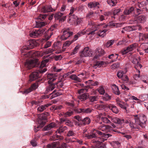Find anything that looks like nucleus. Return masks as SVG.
<instances>
[{"label":"nucleus","mask_w":148,"mask_h":148,"mask_svg":"<svg viewBox=\"0 0 148 148\" xmlns=\"http://www.w3.org/2000/svg\"><path fill=\"white\" fill-rule=\"evenodd\" d=\"M134 122H130L129 125L132 129H140V127H144L147 121L146 117L143 114L133 116Z\"/></svg>","instance_id":"f257e3e1"},{"label":"nucleus","mask_w":148,"mask_h":148,"mask_svg":"<svg viewBox=\"0 0 148 148\" xmlns=\"http://www.w3.org/2000/svg\"><path fill=\"white\" fill-rule=\"evenodd\" d=\"M103 25L102 24L96 25L93 21H89L88 22V26L90 28L86 31L84 29L80 31L77 33L80 36L84 35L86 32L88 35H94L95 34V32L101 27Z\"/></svg>","instance_id":"f03ea898"},{"label":"nucleus","mask_w":148,"mask_h":148,"mask_svg":"<svg viewBox=\"0 0 148 148\" xmlns=\"http://www.w3.org/2000/svg\"><path fill=\"white\" fill-rule=\"evenodd\" d=\"M66 126L64 127H60L56 131V134H59L60 135L61 134V133L63 132L65 130H66ZM63 137L60 135L56 134L52 136L51 139L53 140H62L63 139Z\"/></svg>","instance_id":"7ed1b4c3"},{"label":"nucleus","mask_w":148,"mask_h":148,"mask_svg":"<svg viewBox=\"0 0 148 148\" xmlns=\"http://www.w3.org/2000/svg\"><path fill=\"white\" fill-rule=\"evenodd\" d=\"M116 117L113 118L112 116L108 115L105 117L102 116L101 121L106 123H111L112 127L114 128L116 126L113 123H111V121L116 123V121H114V119H116Z\"/></svg>","instance_id":"20e7f679"},{"label":"nucleus","mask_w":148,"mask_h":148,"mask_svg":"<svg viewBox=\"0 0 148 148\" xmlns=\"http://www.w3.org/2000/svg\"><path fill=\"white\" fill-rule=\"evenodd\" d=\"M37 45V42L34 40H29L27 42V45L23 47L22 50L25 51L26 50L34 48Z\"/></svg>","instance_id":"39448f33"},{"label":"nucleus","mask_w":148,"mask_h":148,"mask_svg":"<svg viewBox=\"0 0 148 148\" xmlns=\"http://www.w3.org/2000/svg\"><path fill=\"white\" fill-rule=\"evenodd\" d=\"M37 59L27 61L25 64V66L28 69H30L34 67L36 64H37Z\"/></svg>","instance_id":"423d86ee"},{"label":"nucleus","mask_w":148,"mask_h":148,"mask_svg":"<svg viewBox=\"0 0 148 148\" xmlns=\"http://www.w3.org/2000/svg\"><path fill=\"white\" fill-rule=\"evenodd\" d=\"M46 119L47 117L44 114H41L38 115V122L40 127H42L45 125Z\"/></svg>","instance_id":"0eeeda50"},{"label":"nucleus","mask_w":148,"mask_h":148,"mask_svg":"<svg viewBox=\"0 0 148 148\" xmlns=\"http://www.w3.org/2000/svg\"><path fill=\"white\" fill-rule=\"evenodd\" d=\"M73 32H70L69 30H64L63 31L62 35L61 36L62 40H66L73 35Z\"/></svg>","instance_id":"6e6552de"},{"label":"nucleus","mask_w":148,"mask_h":148,"mask_svg":"<svg viewBox=\"0 0 148 148\" xmlns=\"http://www.w3.org/2000/svg\"><path fill=\"white\" fill-rule=\"evenodd\" d=\"M43 32V31L40 29L35 31L33 30L32 32L29 34V35L31 37L36 38L40 36Z\"/></svg>","instance_id":"1a4fd4ad"},{"label":"nucleus","mask_w":148,"mask_h":148,"mask_svg":"<svg viewBox=\"0 0 148 148\" xmlns=\"http://www.w3.org/2000/svg\"><path fill=\"white\" fill-rule=\"evenodd\" d=\"M116 102L117 104L120 107L126 110L128 105L126 103L122 101L120 99L117 98L116 99Z\"/></svg>","instance_id":"9d476101"},{"label":"nucleus","mask_w":148,"mask_h":148,"mask_svg":"<svg viewBox=\"0 0 148 148\" xmlns=\"http://www.w3.org/2000/svg\"><path fill=\"white\" fill-rule=\"evenodd\" d=\"M92 55V51L89 49L88 47H86L84 49L81 55L82 57H86L91 56Z\"/></svg>","instance_id":"9b49d317"},{"label":"nucleus","mask_w":148,"mask_h":148,"mask_svg":"<svg viewBox=\"0 0 148 148\" xmlns=\"http://www.w3.org/2000/svg\"><path fill=\"white\" fill-rule=\"evenodd\" d=\"M40 73L37 72H33L29 76V81L32 82L40 77Z\"/></svg>","instance_id":"f8f14e48"},{"label":"nucleus","mask_w":148,"mask_h":148,"mask_svg":"<svg viewBox=\"0 0 148 148\" xmlns=\"http://www.w3.org/2000/svg\"><path fill=\"white\" fill-rule=\"evenodd\" d=\"M98 141L97 140H95L94 143H96V144L94 145V148H100L101 147V143L103 142L106 140V138H101L100 140L99 138H98Z\"/></svg>","instance_id":"ddd939ff"},{"label":"nucleus","mask_w":148,"mask_h":148,"mask_svg":"<svg viewBox=\"0 0 148 148\" xmlns=\"http://www.w3.org/2000/svg\"><path fill=\"white\" fill-rule=\"evenodd\" d=\"M47 77V79H49L48 82L50 84L56 80V78L57 75L53 73L48 74Z\"/></svg>","instance_id":"4468645a"},{"label":"nucleus","mask_w":148,"mask_h":148,"mask_svg":"<svg viewBox=\"0 0 148 148\" xmlns=\"http://www.w3.org/2000/svg\"><path fill=\"white\" fill-rule=\"evenodd\" d=\"M69 20L71 21L72 22L74 23H75L76 22L77 25L79 24L82 21L81 19L78 18L74 14L71 16Z\"/></svg>","instance_id":"2eb2a0df"},{"label":"nucleus","mask_w":148,"mask_h":148,"mask_svg":"<svg viewBox=\"0 0 148 148\" xmlns=\"http://www.w3.org/2000/svg\"><path fill=\"white\" fill-rule=\"evenodd\" d=\"M93 132L95 133L96 134V136L97 134L99 135H102V136L100 138V139L101 138H106L107 139L108 138L112 136L110 134H105L100 131H99L97 130H95Z\"/></svg>","instance_id":"dca6fc26"},{"label":"nucleus","mask_w":148,"mask_h":148,"mask_svg":"<svg viewBox=\"0 0 148 148\" xmlns=\"http://www.w3.org/2000/svg\"><path fill=\"white\" fill-rule=\"evenodd\" d=\"M138 34L139 41H143L145 40L148 39V33H139Z\"/></svg>","instance_id":"f3484780"},{"label":"nucleus","mask_w":148,"mask_h":148,"mask_svg":"<svg viewBox=\"0 0 148 148\" xmlns=\"http://www.w3.org/2000/svg\"><path fill=\"white\" fill-rule=\"evenodd\" d=\"M114 121H116V123H118L119 124H121L123 123H128L131 122H130V121L126 119H119L118 118H116V119H114Z\"/></svg>","instance_id":"a211bd4d"},{"label":"nucleus","mask_w":148,"mask_h":148,"mask_svg":"<svg viewBox=\"0 0 148 148\" xmlns=\"http://www.w3.org/2000/svg\"><path fill=\"white\" fill-rule=\"evenodd\" d=\"M83 136L87 139H91L97 137L96 134L93 132H90V134L84 133L83 134Z\"/></svg>","instance_id":"6ab92c4d"},{"label":"nucleus","mask_w":148,"mask_h":148,"mask_svg":"<svg viewBox=\"0 0 148 148\" xmlns=\"http://www.w3.org/2000/svg\"><path fill=\"white\" fill-rule=\"evenodd\" d=\"M127 71V68H125L124 69L119 71L117 73V76L119 78H121L126 73Z\"/></svg>","instance_id":"aec40b11"},{"label":"nucleus","mask_w":148,"mask_h":148,"mask_svg":"<svg viewBox=\"0 0 148 148\" xmlns=\"http://www.w3.org/2000/svg\"><path fill=\"white\" fill-rule=\"evenodd\" d=\"M56 87V84H51L47 86L46 89L45 93H48L50 91L53 90Z\"/></svg>","instance_id":"412c9836"},{"label":"nucleus","mask_w":148,"mask_h":148,"mask_svg":"<svg viewBox=\"0 0 148 148\" xmlns=\"http://www.w3.org/2000/svg\"><path fill=\"white\" fill-rule=\"evenodd\" d=\"M108 107L114 113L117 114L119 112V110L117 107L113 104H110L108 106Z\"/></svg>","instance_id":"4be33fe9"},{"label":"nucleus","mask_w":148,"mask_h":148,"mask_svg":"<svg viewBox=\"0 0 148 148\" xmlns=\"http://www.w3.org/2000/svg\"><path fill=\"white\" fill-rule=\"evenodd\" d=\"M99 4V3L97 2H90L88 4V8H94L96 7L99 8V7L98 5Z\"/></svg>","instance_id":"5701e85b"},{"label":"nucleus","mask_w":148,"mask_h":148,"mask_svg":"<svg viewBox=\"0 0 148 148\" xmlns=\"http://www.w3.org/2000/svg\"><path fill=\"white\" fill-rule=\"evenodd\" d=\"M51 105V103H47L39 106L37 110L39 112H42L46 108Z\"/></svg>","instance_id":"b1692460"},{"label":"nucleus","mask_w":148,"mask_h":148,"mask_svg":"<svg viewBox=\"0 0 148 148\" xmlns=\"http://www.w3.org/2000/svg\"><path fill=\"white\" fill-rule=\"evenodd\" d=\"M95 53L97 55L100 56L104 54L105 51L101 48L98 47L96 50Z\"/></svg>","instance_id":"393cba45"},{"label":"nucleus","mask_w":148,"mask_h":148,"mask_svg":"<svg viewBox=\"0 0 148 148\" xmlns=\"http://www.w3.org/2000/svg\"><path fill=\"white\" fill-rule=\"evenodd\" d=\"M43 9L45 12H52L53 11H55L56 10L54 8H52V7L50 6L43 7Z\"/></svg>","instance_id":"a878e982"},{"label":"nucleus","mask_w":148,"mask_h":148,"mask_svg":"<svg viewBox=\"0 0 148 148\" xmlns=\"http://www.w3.org/2000/svg\"><path fill=\"white\" fill-rule=\"evenodd\" d=\"M134 8L132 7L129 8L125 9L123 12L124 14L125 15H128L132 13L134 10Z\"/></svg>","instance_id":"bb28decb"},{"label":"nucleus","mask_w":148,"mask_h":148,"mask_svg":"<svg viewBox=\"0 0 148 148\" xmlns=\"http://www.w3.org/2000/svg\"><path fill=\"white\" fill-rule=\"evenodd\" d=\"M146 17L143 15H140L138 16L136 19V21L138 23H144L146 20Z\"/></svg>","instance_id":"cd10ccee"},{"label":"nucleus","mask_w":148,"mask_h":148,"mask_svg":"<svg viewBox=\"0 0 148 148\" xmlns=\"http://www.w3.org/2000/svg\"><path fill=\"white\" fill-rule=\"evenodd\" d=\"M112 88L114 93L117 95H119L120 94V92L119 90L118 86L115 84H114L112 86Z\"/></svg>","instance_id":"c85d7f7f"},{"label":"nucleus","mask_w":148,"mask_h":148,"mask_svg":"<svg viewBox=\"0 0 148 148\" xmlns=\"http://www.w3.org/2000/svg\"><path fill=\"white\" fill-rule=\"evenodd\" d=\"M119 55L117 54H111L108 56V58L112 60L113 62L116 61L118 58Z\"/></svg>","instance_id":"c756f323"},{"label":"nucleus","mask_w":148,"mask_h":148,"mask_svg":"<svg viewBox=\"0 0 148 148\" xmlns=\"http://www.w3.org/2000/svg\"><path fill=\"white\" fill-rule=\"evenodd\" d=\"M138 46V44L137 43H134L128 46L127 48L128 51H133Z\"/></svg>","instance_id":"7c9ffc66"},{"label":"nucleus","mask_w":148,"mask_h":148,"mask_svg":"<svg viewBox=\"0 0 148 148\" xmlns=\"http://www.w3.org/2000/svg\"><path fill=\"white\" fill-rule=\"evenodd\" d=\"M46 24L47 23L44 22H36V27L37 28L45 26Z\"/></svg>","instance_id":"2f4dec72"},{"label":"nucleus","mask_w":148,"mask_h":148,"mask_svg":"<svg viewBox=\"0 0 148 148\" xmlns=\"http://www.w3.org/2000/svg\"><path fill=\"white\" fill-rule=\"evenodd\" d=\"M88 96L86 93H84L78 96V98L81 101L86 100L88 98Z\"/></svg>","instance_id":"473e14b6"},{"label":"nucleus","mask_w":148,"mask_h":148,"mask_svg":"<svg viewBox=\"0 0 148 148\" xmlns=\"http://www.w3.org/2000/svg\"><path fill=\"white\" fill-rule=\"evenodd\" d=\"M107 31V30L106 29H104L102 30H99L97 33V35L99 36L103 37L106 35V32Z\"/></svg>","instance_id":"72a5a7b5"},{"label":"nucleus","mask_w":148,"mask_h":148,"mask_svg":"<svg viewBox=\"0 0 148 148\" xmlns=\"http://www.w3.org/2000/svg\"><path fill=\"white\" fill-rule=\"evenodd\" d=\"M122 23H115L113 22H111L109 23V25L111 27H115L116 28L121 27L122 26Z\"/></svg>","instance_id":"f704fd0d"},{"label":"nucleus","mask_w":148,"mask_h":148,"mask_svg":"<svg viewBox=\"0 0 148 148\" xmlns=\"http://www.w3.org/2000/svg\"><path fill=\"white\" fill-rule=\"evenodd\" d=\"M56 91V90H55L53 92V95L51 97V99H52L53 98L58 97L62 95V93L60 92V91H58L57 92L54 93Z\"/></svg>","instance_id":"c9c22d12"},{"label":"nucleus","mask_w":148,"mask_h":148,"mask_svg":"<svg viewBox=\"0 0 148 148\" xmlns=\"http://www.w3.org/2000/svg\"><path fill=\"white\" fill-rule=\"evenodd\" d=\"M111 144L113 148H119L120 147V144L118 141H113Z\"/></svg>","instance_id":"e433bc0d"},{"label":"nucleus","mask_w":148,"mask_h":148,"mask_svg":"<svg viewBox=\"0 0 148 148\" xmlns=\"http://www.w3.org/2000/svg\"><path fill=\"white\" fill-rule=\"evenodd\" d=\"M107 2L109 5L112 6H115L117 3L116 0H108Z\"/></svg>","instance_id":"4c0bfd02"},{"label":"nucleus","mask_w":148,"mask_h":148,"mask_svg":"<svg viewBox=\"0 0 148 148\" xmlns=\"http://www.w3.org/2000/svg\"><path fill=\"white\" fill-rule=\"evenodd\" d=\"M59 143V142H55L51 144H48L47 145V148H53L56 147L57 145Z\"/></svg>","instance_id":"58836bf2"},{"label":"nucleus","mask_w":148,"mask_h":148,"mask_svg":"<svg viewBox=\"0 0 148 148\" xmlns=\"http://www.w3.org/2000/svg\"><path fill=\"white\" fill-rule=\"evenodd\" d=\"M82 110L83 113L85 114L90 113L93 110L92 108H83Z\"/></svg>","instance_id":"ea45409f"},{"label":"nucleus","mask_w":148,"mask_h":148,"mask_svg":"<svg viewBox=\"0 0 148 148\" xmlns=\"http://www.w3.org/2000/svg\"><path fill=\"white\" fill-rule=\"evenodd\" d=\"M114 41L113 40H110L108 41L105 44V46L107 48L110 47L114 43Z\"/></svg>","instance_id":"a19ab883"},{"label":"nucleus","mask_w":148,"mask_h":148,"mask_svg":"<svg viewBox=\"0 0 148 148\" xmlns=\"http://www.w3.org/2000/svg\"><path fill=\"white\" fill-rule=\"evenodd\" d=\"M99 129L103 131L106 132L108 131V127L107 126H101L99 127Z\"/></svg>","instance_id":"79ce46f5"},{"label":"nucleus","mask_w":148,"mask_h":148,"mask_svg":"<svg viewBox=\"0 0 148 148\" xmlns=\"http://www.w3.org/2000/svg\"><path fill=\"white\" fill-rule=\"evenodd\" d=\"M49 60L48 59H46L42 61L41 63V64L40 66V68H42L44 67L46 64L49 62Z\"/></svg>","instance_id":"37998d69"},{"label":"nucleus","mask_w":148,"mask_h":148,"mask_svg":"<svg viewBox=\"0 0 148 148\" xmlns=\"http://www.w3.org/2000/svg\"><path fill=\"white\" fill-rule=\"evenodd\" d=\"M90 119L88 117H86L83 119L82 121L85 125L89 124L90 123Z\"/></svg>","instance_id":"c03bdc74"},{"label":"nucleus","mask_w":148,"mask_h":148,"mask_svg":"<svg viewBox=\"0 0 148 148\" xmlns=\"http://www.w3.org/2000/svg\"><path fill=\"white\" fill-rule=\"evenodd\" d=\"M97 90L101 95H103L105 92V90L102 86H100L97 89Z\"/></svg>","instance_id":"a18cd8bd"},{"label":"nucleus","mask_w":148,"mask_h":148,"mask_svg":"<svg viewBox=\"0 0 148 148\" xmlns=\"http://www.w3.org/2000/svg\"><path fill=\"white\" fill-rule=\"evenodd\" d=\"M92 15H93V16L95 17L94 18L95 19H96L97 18V17H97L98 16V14L97 13H94L93 12H90L88 14L87 16L90 17Z\"/></svg>","instance_id":"49530a36"},{"label":"nucleus","mask_w":148,"mask_h":148,"mask_svg":"<svg viewBox=\"0 0 148 148\" xmlns=\"http://www.w3.org/2000/svg\"><path fill=\"white\" fill-rule=\"evenodd\" d=\"M136 73L133 76L134 78L136 80H137L140 77V71L139 70H137L136 71Z\"/></svg>","instance_id":"de8ad7c7"},{"label":"nucleus","mask_w":148,"mask_h":148,"mask_svg":"<svg viewBox=\"0 0 148 148\" xmlns=\"http://www.w3.org/2000/svg\"><path fill=\"white\" fill-rule=\"evenodd\" d=\"M38 87V83H36L33 84L29 88H31L32 91H33L35 90Z\"/></svg>","instance_id":"09e8293b"},{"label":"nucleus","mask_w":148,"mask_h":148,"mask_svg":"<svg viewBox=\"0 0 148 148\" xmlns=\"http://www.w3.org/2000/svg\"><path fill=\"white\" fill-rule=\"evenodd\" d=\"M60 121L62 123H64L66 124L67 125H69L70 124L71 121L68 120L64 119V118H62L60 119Z\"/></svg>","instance_id":"8fccbe9b"},{"label":"nucleus","mask_w":148,"mask_h":148,"mask_svg":"<svg viewBox=\"0 0 148 148\" xmlns=\"http://www.w3.org/2000/svg\"><path fill=\"white\" fill-rule=\"evenodd\" d=\"M63 15V13L59 12L55 14L54 17L56 19H58L60 18Z\"/></svg>","instance_id":"3c124183"},{"label":"nucleus","mask_w":148,"mask_h":148,"mask_svg":"<svg viewBox=\"0 0 148 148\" xmlns=\"http://www.w3.org/2000/svg\"><path fill=\"white\" fill-rule=\"evenodd\" d=\"M73 42V41H66L63 44V47H69Z\"/></svg>","instance_id":"603ef678"},{"label":"nucleus","mask_w":148,"mask_h":148,"mask_svg":"<svg viewBox=\"0 0 148 148\" xmlns=\"http://www.w3.org/2000/svg\"><path fill=\"white\" fill-rule=\"evenodd\" d=\"M133 31L138 30L140 31L142 29V27L140 25H137L136 26H132Z\"/></svg>","instance_id":"864d4df0"},{"label":"nucleus","mask_w":148,"mask_h":148,"mask_svg":"<svg viewBox=\"0 0 148 148\" xmlns=\"http://www.w3.org/2000/svg\"><path fill=\"white\" fill-rule=\"evenodd\" d=\"M123 29L124 30L130 32L133 31V29L132 26H128L123 27Z\"/></svg>","instance_id":"5fc2aeb1"},{"label":"nucleus","mask_w":148,"mask_h":148,"mask_svg":"<svg viewBox=\"0 0 148 148\" xmlns=\"http://www.w3.org/2000/svg\"><path fill=\"white\" fill-rule=\"evenodd\" d=\"M89 99L91 102H93L94 101H97V97L96 96H92L90 97H89Z\"/></svg>","instance_id":"6e6d98bb"},{"label":"nucleus","mask_w":148,"mask_h":148,"mask_svg":"<svg viewBox=\"0 0 148 148\" xmlns=\"http://www.w3.org/2000/svg\"><path fill=\"white\" fill-rule=\"evenodd\" d=\"M147 96L146 94H142L139 95V98L141 99L142 101H145L147 99Z\"/></svg>","instance_id":"4d7b16f0"},{"label":"nucleus","mask_w":148,"mask_h":148,"mask_svg":"<svg viewBox=\"0 0 148 148\" xmlns=\"http://www.w3.org/2000/svg\"><path fill=\"white\" fill-rule=\"evenodd\" d=\"M66 104L73 109L75 106V104L73 102H66Z\"/></svg>","instance_id":"13d9d810"},{"label":"nucleus","mask_w":148,"mask_h":148,"mask_svg":"<svg viewBox=\"0 0 148 148\" xmlns=\"http://www.w3.org/2000/svg\"><path fill=\"white\" fill-rule=\"evenodd\" d=\"M142 66L141 64L138 62V63L136 64L135 66V68L136 69V71H137V70H139L140 69L142 68Z\"/></svg>","instance_id":"bf43d9fd"},{"label":"nucleus","mask_w":148,"mask_h":148,"mask_svg":"<svg viewBox=\"0 0 148 148\" xmlns=\"http://www.w3.org/2000/svg\"><path fill=\"white\" fill-rule=\"evenodd\" d=\"M121 11V9L120 8L114 9L113 12V14L114 15L118 14Z\"/></svg>","instance_id":"052dcab7"},{"label":"nucleus","mask_w":148,"mask_h":148,"mask_svg":"<svg viewBox=\"0 0 148 148\" xmlns=\"http://www.w3.org/2000/svg\"><path fill=\"white\" fill-rule=\"evenodd\" d=\"M73 112L71 111H68L66 112L65 114V116L66 117H69L72 115L73 114Z\"/></svg>","instance_id":"680f3d73"},{"label":"nucleus","mask_w":148,"mask_h":148,"mask_svg":"<svg viewBox=\"0 0 148 148\" xmlns=\"http://www.w3.org/2000/svg\"><path fill=\"white\" fill-rule=\"evenodd\" d=\"M31 103L32 106H33L34 105H35L37 106L39 105L40 104V101H32L31 102Z\"/></svg>","instance_id":"e2e57ef3"},{"label":"nucleus","mask_w":148,"mask_h":148,"mask_svg":"<svg viewBox=\"0 0 148 148\" xmlns=\"http://www.w3.org/2000/svg\"><path fill=\"white\" fill-rule=\"evenodd\" d=\"M119 67V64L118 63H116L113 64L111 65V67L112 69H115L118 68Z\"/></svg>","instance_id":"0e129e2a"},{"label":"nucleus","mask_w":148,"mask_h":148,"mask_svg":"<svg viewBox=\"0 0 148 148\" xmlns=\"http://www.w3.org/2000/svg\"><path fill=\"white\" fill-rule=\"evenodd\" d=\"M111 99V97L108 94H105L103 97V99L106 101L109 100Z\"/></svg>","instance_id":"69168bd1"},{"label":"nucleus","mask_w":148,"mask_h":148,"mask_svg":"<svg viewBox=\"0 0 148 148\" xmlns=\"http://www.w3.org/2000/svg\"><path fill=\"white\" fill-rule=\"evenodd\" d=\"M46 16H47L46 15L40 14L38 16L37 19L42 20V19H45Z\"/></svg>","instance_id":"338daca9"},{"label":"nucleus","mask_w":148,"mask_h":148,"mask_svg":"<svg viewBox=\"0 0 148 148\" xmlns=\"http://www.w3.org/2000/svg\"><path fill=\"white\" fill-rule=\"evenodd\" d=\"M75 134L74 131L72 130H69L67 134V136H74Z\"/></svg>","instance_id":"774afa93"}]
</instances>
